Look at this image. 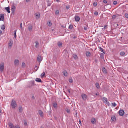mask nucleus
Instances as JSON below:
<instances>
[{
	"mask_svg": "<svg viewBox=\"0 0 128 128\" xmlns=\"http://www.w3.org/2000/svg\"><path fill=\"white\" fill-rule=\"evenodd\" d=\"M14 64L16 65H18L19 63V61L18 60H15L14 62Z\"/></svg>",
	"mask_w": 128,
	"mask_h": 128,
	"instance_id": "4468645a",
	"label": "nucleus"
},
{
	"mask_svg": "<svg viewBox=\"0 0 128 128\" xmlns=\"http://www.w3.org/2000/svg\"><path fill=\"white\" fill-rule=\"evenodd\" d=\"M13 44V42L12 41H9L8 43V46H9L11 47L12 46Z\"/></svg>",
	"mask_w": 128,
	"mask_h": 128,
	"instance_id": "393cba45",
	"label": "nucleus"
},
{
	"mask_svg": "<svg viewBox=\"0 0 128 128\" xmlns=\"http://www.w3.org/2000/svg\"><path fill=\"white\" fill-rule=\"evenodd\" d=\"M86 56L87 57L90 56V53L88 52H86Z\"/></svg>",
	"mask_w": 128,
	"mask_h": 128,
	"instance_id": "b1692460",
	"label": "nucleus"
},
{
	"mask_svg": "<svg viewBox=\"0 0 128 128\" xmlns=\"http://www.w3.org/2000/svg\"><path fill=\"white\" fill-rule=\"evenodd\" d=\"M98 13L97 12H95L94 13V14L96 15H98Z\"/></svg>",
	"mask_w": 128,
	"mask_h": 128,
	"instance_id": "864d4df0",
	"label": "nucleus"
},
{
	"mask_svg": "<svg viewBox=\"0 0 128 128\" xmlns=\"http://www.w3.org/2000/svg\"><path fill=\"white\" fill-rule=\"evenodd\" d=\"M79 124L81 125L82 124L81 122V121L80 120H79Z\"/></svg>",
	"mask_w": 128,
	"mask_h": 128,
	"instance_id": "4d7b16f0",
	"label": "nucleus"
},
{
	"mask_svg": "<svg viewBox=\"0 0 128 128\" xmlns=\"http://www.w3.org/2000/svg\"><path fill=\"white\" fill-rule=\"evenodd\" d=\"M35 43L36 44L35 47L36 48H37L38 46V42L37 41H36L35 42Z\"/></svg>",
	"mask_w": 128,
	"mask_h": 128,
	"instance_id": "2f4dec72",
	"label": "nucleus"
},
{
	"mask_svg": "<svg viewBox=\"0 0 128 128\" xmlns=\"http://www.w3.org/2000/svg\"><path fill=\"white\" fill-rule=\"evenodd\" d=\"M97 2H94L93 5L94 6H96L97 5Z\"/></svg>",
	"mask_w": 128,
	"mask_h": 128,
	"instance_id": "a19ab883",
	"label": "nucleus"
},
{
	"mask_svg": "<svg viewBox=\"0 0 128 128\" xmlns=\"http://www.w3.org/2000/svg\"><path fill=\"white\" fill-rule=\"evenodd\" d=\"M5 9L8 13H10V7L9 6L5 8Z\"/></svg>",
	"mask_w": 128,
	"mask_h": 128,
	"instance_id": "f3484780",
	"label": "nucleus"
},
{
	"mask_svg": "<svg viewBox=\"0 0 128 128\" xmlns=\"http://www.w3.org/2000/svg\"><path fill=\"white\" fill-rule=\"evenodd\" d=\"M84 29L85 30H87V28L86 27H84Z\"/></svg>",
	"mask_w": 128,
	"mask_h": 128,
	"instance_id": "e2e57ef3",
	"label": "nucleus"
},
{
	"mask_svg": "<svg viewBox=\"0 0 128 128\" xmlns=\"http://www.w3.org/2000/svg\"><path fill=\"white\" fill-rule=\"evenodd\" d=\"M59 12V11L58 10H56L55 12V14L56 15L58 14Z\"/></svg>",
	"mask_w": 128,
	"mask_h": 128,
	"instance_id": "4c0bfd02",
	"label": "nucleus"
},
{
	"mask_svg": "<svg viewBox=\"0 0 128 128\" xmlns=\"http://www.w3.org/2000/svg\"><path fill=\"white\" fill-rule=\"evenodd\" d=\"M91 122L92 124H95L96 122V119L94 118H92L91 120Z\"/></svg>",
	"mask_w": 128,
	"mask_h": 128,
	"instance_id": "0eeeda50",
	"label": "nucleus"
},
{
	"mask_svg": "<svg viewBox=\"0 0 128 128\" xmlns=\"http://www.w3.org/2000/svg\"><path fill=\"white\" fill-rule=\"evenodd\" d=\"M67 33H69L70 32V31L69 30H67L65 31Z\"/></svg>",
	"mask_w": 128,
	"mask_h": 128,
	"instance_id": "8fccbe9b",
	"label": "nucleus"
},
{
	"mask_svg": "<svg viewBox=\"0 0 128 128\" xmlns=\"http://www.w3.org/2000/svg\"><path fill=\"white\" fill-rule=\"evenodd\" d=\"M37 60L38 62H40L42 60L41 56H38L37 57Z\"/></svg>",
	"mask_w": 128,
	"mask_h": 128,
	"instance_id": "f8f14e48",
	"label": "nucleus"
},
{
	"mask_svg": "<svg viewBox=\"0 0 128 128\" xmlns=\"http://www.w3.org/2000/svg\"><path fill=\"white\" fill-rule=\"evenodd\" d=\"M2 31L1 30H0V35H1L2 34Z\"/></svg>",
	"mask_w": 128,
	"mask_h": 128,
	"instance_id": "13d9d810",
	"label": "nucleus"
},
{
	"mask_svg": "<svg viewBox=\"0 0 128 128\" xmlns=\"http://www.w3.org/2000/svg\"><path fill=\"white\" fill-rule=\"evenodd\" d=\"M73 27V26L71 24L69 25L68 27L69 28L70 30H72Z\"/></svg>",
	"mask_w": 128,
	"mask_h": 128,
	"instance_id": "e433bc0d",
	"label": "nucleus"
},
{
	"mask_svg": "<svg viewBox=\"0 0 128 128\" xmlns=\"http://www.w3.org/2000/svg\"><path fill=\"white\" fill-rule=\"evenodd\" d=\"M15 10L16 7L14 6H12L11 7V10L13 14H14V12Z\"/></svg>",
	"mask_w": 128,
	"mask_h": 128,
	"instance_id": "39448f33",
	"label": "nucleus"
},
{
	"mask_svg": "<svg viewBox=\"0 0 128 128\" xmlns=\"http://www.w3.org/2000/svg\"><path fill=\"white\" fill-rule=\"evenodd\" d=\"M0 70L2 72L4 68V64L3 62H1L0 64Z\"/></svg>",
	"mask_w": 128,
	"mask_h": 128,
	"instance_id": "f03ea898",
	"label": "nucleus"
},
{
	"mask_svg": "<svg viewBox=\"0 0 128 128\" xmlns=\"http://www.w3.org/2000/svg\"><path fill=\"white\" fill-rule=\"evenodd\" d=\"M30 1V0H26V2H29Z\"/></svg>",
	"mask_w": 128,
	"mask_h": 128,
	"instance_id": "774afa93",
	"label": "nucleus"
},
{
	"mask_svg": "<svg viewBox=\"0 0 128 128\" xmlns=\"http://www.w3.org/2000/svg\"><path fill=\"white\" fill-rule=\"evenodd\" d=\"M75 20L77 22H78L80 20V18L78 16H75L74 17Z\"/></svg>",
	"mask_w": 128,
	"mask_h": 128,
	"instance_id": "9d476101",
	"label": "nucleus"
},
{
	"mask_svg": "<svg viewBox=\"0 0 128 128\" xmlns=\"http://www.w3.org/2000/svg\"><path fill=\"white\" fill-rule=\"evenodd\" d=\"M32 98L33 99H35L34 96H32Z\"/></svg>",
	"mask_w": 128,
	"mask_h": 128,
	"instance_id": "bf43d9fd",
	"label": "nucleus"
},
{
	"mask_svg": "<svg viewBox=\"0 0 128 128\" xmlns=\"http://www.w3.org/2000/svg\"><path fill=\"white\" fill-rule=\"evenodd\" d=\"M111 119L112 121L115 122L116 120V117L115 116H114L112 117Z\"/></svg>",
	"mask_w": 128,
	"mask_h": 128,
	"instance_id": "a211bd4d",
	"label": "nucleus"
},
{
	"mask_svg": "<svg viewBox=\"0 0 128 128\" xmlns=\"http://www.w3.org/2000/svg\"><path fill=\"white\" fill-rule=\"evenodd\" d=\"M48 24L49 26H50L52 25L51 22H48Z\"/></svg>",
	"mask_w": 128,
	"mask_h": 128,
	"instance_id": "49530a36",
	"label": "nucleus"
},
{
	"mask_svg": "<svg viewBox=\"0 0 128 128\" xmlns=\"http://www.w3.org/2000/svg\"><path fill=\"white\" fill-rule=\"evenodd\" d=\"M112 106H115L116 105V103H115L114 102L113 103H112Z\"/></svg>",
	"mask_w": 128,
	"mask_h": 128,
	"instance_id": "09e8293b",
	"label": "nucleus"
},
{
	"mask_svg": "<svg viewBox=\"0 0 128 128\" xmlns=\"http://www.w3.org/2000/svg\"><path fill=\"white\" fill-rule=\"evenodd\" d=\"M106 27H107V26H104V30H105V29H106Z\"/></svg>",
	"mask_w": 128,
	"mask_h": 128,
	"instance_id": "69168bd1",
	"label": "nucleus"
},
{
	"mask_svg": "<svg viewBox=\"0 0 128 128\" xmlns=\"http://www.w3.org/2000/svg\"><path fill=\"white\" fill-rule=\"evenodd\" d=\"M69 82L70 83H72V78H70L69 80Z\"/></svg>",
	"mask_w": 128,
	"mask_h": 128,
	"instance_id": "79ce46f5",
	"label": "nucleus"
},
{
	"mask_svg": "<svg viewBox=\"0 0 128 128\" xmlns=\"http://www.w3.org/2000/svg\"><path fill=\"white\" fill-rule=\"evenodd\" d=\"M94 62H96V63H97L98 62V60H97L96 59H95L94 60Z\"/></svg>",
	"mask_w": 128,
	"mask_h": 128,
	"instance_id": "052dcab7",
	"label": "nucleus"
},
{
	"mask_svg": "<svg viewBox=\"0 0 128 128\" xmlns=\"http://www.w3.org/2000/svg\"><path fill=\"white\" fill-rule=\"evenodd\" d=\"M102 70L104 74H106L107 73V70L104 67H103L102 68Z\"/></svg>",
	"mask_w": 128,
	"mask_h": 128,
	"instance_id": "9b49d317",
	"label": "nucleus"
},
{
	"mask_svg": "<svg viewBox=\"0 0 128 128\" xmlns=\"http://www.w3.org/2000/svg\"><path fill=\"white\" fill-rule=\"evenodd\" d=\"M30 83L31 84L32 86H34L36 85V84H34V80H32L30 81Z\"/></svg>",
	"mask_w": 128,
	"mask_h": 128,
	"instance_id": "4be33fe9",
	"label": "nucleus"
},
{
	"mask_svg": "<svg viewBox=\"0 0 128 128\" xmlns=\"http://www.w3.org/2000/svg\"><path fill=\"white\" fill-rule=\"evenodd\" d=\"M14 128H20L19 126L18 125H17Z\"/></svg>",
	"mask_w": 128,
	"mask_h": 128,
	"instance_id": "603ef678",
	"label": "nucleus"
},
{
	"mask_svg": "<svg viewBox=\"0 0 128 128\" xmlns=\"http://www.w3.org/2000/svg\"><path fill=\"white\" fill-rule=\"evenodd\" d=\"M126 18H128V14L127 13H126L124 14Z\"/></svg>",
	"mask_w": 128,
	"mask_h": 128,
	"instance_id": "a18cd8bd",
	"label": "nucleus"
},
{
	"mask_svg": "<svg viewBox=\"0 0 128 128\" xmlns=\"http://www.w3.org/2000/svg\"><path fill=\"white\" fill-rule=\"evenodd\" d=\"M38 69V68L37 66H36L34 68V69L36 71Z\"/></svg>",
	"mask_w": 128,
	"mask_h": 128,
	"instance_id": "6e6d98bb",
	"label": "nucleus"
},
{
	"mask_svg": "<svg viewBox=\"0 0 128 128\" xmlns=\"http://www.w3.org/2000/svg\"><path fill=\"white\" fill-rule=\"evenodd\" d=\"M81 96L82 99L84 100H86L87 98V96L86 95L84 94H82L81 95Z\"/></svg>",
	"mask_w": 128,
	"mask_h": 128,
	"instance_id": "20e7f679",
	"label": "nucleus"
},
{
	"mask_svg": "<svg viewBox=\"0 0 128 128\" xmlns=\"http://www.w3.org/2000/svg\"><path fill=\"white\" fill-rule=\"evenodd\" d=\"M40 14L37 13L36 14V18L37 19H38L40 16Z\"/></svg>",
	"mask_w": 128,
	"mask_h": 128,
	"instance_id": "412c9836",
	"label": "nucleus"
},
{
	"mask_svg": "<svg viewBox=\"0 0 128 128\" xmlns=\"http://www.w3.org/2000/svg\"><path fill=\"white\" fill-rule=\"evenodd\" d=\"M11 105L12 108H14L17 106L16 101L13 99L12 100V101L11 102Z\"/></svg>",
	"mask_w": 128,
	"mask_h": 128,
	"instance_id": "f257e3e1",
	"label": "nucleus"
},
{
	"mask_svg": "<svg viewBox=\"0 0 128 128\" xmlns=\"http://www.w3.org/2000/svg\"><path fill=\"white\" fill-rule=\"evenodd\" d=\"M53 105L54 107L55 108H57V105L56 102H54L53 103Z\"/></svg>",
	"mask_w": 128,
	"mask_h": 128,
	"instance_id": "5701e85b",
	"label": "nucleus"
},
{
	"mask_svg": "<svg viewBox=\"0 0 128 128\" xmlns=\"http://www.w3.org/2000/svg\"><path fill=\"white\" fill-rule=\"evenodd\" d=\"M48 114H49L50 115V114H51V112L50 111L49 112H48Z\"/></svg>",
	"mask_w": 128,
	"mask_h": 128,
	"instance_id": "0e129e2a",
	"label": "nucleus"
},
{
	"mask_svg": "<svg viewBox=\"0 0 128 128\" xmlns=\"http://www.w3.org/2000/svg\"><path fill=\"white\" fill-rule=\"evenodd\" d=\"M63 74L65 76H67L68 73L66 70H64V71Z\"/></svg>",
	"mask_w": 128,
	"mask_h": 128,
	"instance_id": "bb28decb",
	"label": "nucleus"
},
{
	"mask_svg": "<svg viewBox=\"0 0 128 128\" xmlns=\"http://www.w3.org/2000/svg\"><path fill=\"white\" fill-rule=\"evenodd\" d=\"M16 30H15L14 32V37L15 38H16Z\"/></svg>",
	"mask_w": 128,
	"mask_h": 128,
	"instance_id": "c85d7f7f",
	"label": "nucleus"
},
{
	"mask_svg": "<svg viewBox=\"0 0 128 128\" xmlns=\"http://www.w3.org/2000/svg\"><path fill=\"white\" fill-rule=\"evenodd\" d=\"M31 86H32L30 84H29L27 86V88H30Z\"/></svg>",
	"mask_w": 128,
	"mask_h": 128,
	"instance_id": "de8ad7c7",
	"label": "nucleus"
},
{
	"mask_svg": "<svg viewBox=\"0 0 128 128\" xmlns=\"http://www.w3.org/2000/svg\"><path fill=\"white\" fill-rule=\"evenodd\" d=\"M5 28V26L4 24L2 25L1 26V28L2 30H4Z\"/></svg>",
	"mask_w": 128,
	"mask_h": 128,
	"instance_id": "473e14b6",
	"label": "nucleus"
},
{
	"mask_svg": "<svg viewBox=\"0 0 128 128\" xmlns=\"http://www.w3.org/2000/svg\"><path fill=\"white\" fill-rule=\"evenodd\" d=\"M99 48L100 49V51L102 52L104 54H105V52L104 51V50L102 48H101L100 47H99Z\"/></svg>",
	"mask_w": 128,
	"mask_h": 128,
	"instance_id": "a878e982",
	"label": "nucleus"
},
{
	"mask_svg": "<svg viewBox=\"0 0 128 128\" xmlns=\"http://www.w3.org/2000/svg\"><path fill=\"white\" fill-rule=\"evenodd\" d=\"M57 44L59 47L61 48L62 47V42H58Z\"/></svg>",
	"mask_w": 128,
	"mask_h": 128,
	"instance_id": "dca6fc26",
	"label": "nucleus"
},
{
	"mask_svg": "<svg viewBox=\"0 0 128 128\" xmlns=\"http://www.w3.org/2000/svg\"><path fill=\"white\" fill-rule=\"evenodd\" d=\"M4 15L2 14H0V21H4Z\"/></svg>",
	"mask_w": 128,
	"mask_h": 128,
	"instance_id": "6e6552de",
	"label": "nucleus"
},
{
	"mask_svg": "<svg viewBox=\"0 0 128 128\" xmlns=\"http://www.w3.org/2000/svg\"><path fill=\"white\" fill-rule=\"evenodd\" d=\"M18 108H19V112H20L21 113L22 112V110H23L22 108V106H19Z\"/></svg>",
	"mask_w": 128,
	"mask_h": 128,
	"instance_id": "aec40b11",
	"label": "nucleus"
},
{
	"mask_svg": "<svg viewBox=\"0 0 128 128\" xmlns=\"http://www.w3.org/2000/svg\"><path fill=\"white\" fill-rule=\"evenodd\" d=\"M38 113L40 115L41 117L43 116V113L42 111L40 110H39L38 111Z\"/></svg>",
	"mask_w": 128,
	"mask_h": 128,
	"instance_id": "2eb2a0df",
	"label": "nucleus"
},
{
	"mask_svg": "<svg viewBox=\"0 0 128 128\" xmlns=\"http://www.w3.org/2000/svg\"><path fill=\"white\" fill-rule=\"evenodd\" d=\"M70 8V6L69 5L66 6V8L67 10H68Z\"/></svg>",
	"mask_w": 128,
	"mask_h": 128,
	"instance_id": "3c124183",
	"label": "nucleus"
},
{
	"mask_svg": "<svg viewBox=\"0 0 128 128\" xmlns=\"http://www.w3.org/2000/svg\"><path fill=\"white\" fill-rule=\"evenodd\" d=\"M103 2L105 4H106V5H104V6H106L109 4L108 3L107 1L106 0H103Z\"/></svg>",
	"mask_w": 128,
	"mask_h": 128,
	"instance_id": "7c9ffc66",
	"label": "nucleus"
},
{
	"mask_svg": "<svg viewBox=\"0 0 128 128\" xmlns=\"http://www.w3.org/2000/svg\"><path fill=\"white\" fill-rule=\"evenodd\" d=\"M116 17V16L115 15H113L112 16V18L113 20L115 19Z\"/></svg>",
	"mask_w": 128,
	"mask_h": 128,
	"instance_id": "37998d69",
	"label": "nucleus"
},
{
	"mask_svg": "<svg viewBox=\"0 0 128 128\" xmlns=\"http://www.w3.org/2000/svg\"><path fill=\"white\" fill-rule=\"evenodd\" d=\"M73 56L74 58L75 59H76L78 58L77 55L75 54H73Z\"/></svg>",
	"mask_w": 128,
	"mask_h": 128,
	"instance_id": "f704fd0d",
	"label": "nucleus"
},
{
	"mask_svg": "<svg viewBox=\"0 0 128 128\" xmlns=\"http://www.w3.org/2000/svg\"><path fill=\"white\" fill-rule=\"evenodd\" d=\"M120 54L122 56H123L125 54V52H121L120 53Z\"/></svg>",
	"mask_w": 128,
	"mask_h": 128,
	"instance_id": "c756f323",
	"label": "nucleus"
},
{
	"mask_svg": "<svg viewBox=\"0 0 128 128\" xmlns=\"http://www.w3.org/2000/svg\"><path fill=\"white\" fill-rule=\"evenodd\" d=\"M45 75V72H43L41 74L40 76L41 78H43L44 77Z\"/></svg>",
	"mask_w": 128,
	"mask_h": 128,
	"instance_id": "72a5a7b5",
	"label": "nucleus"
},
{
	"mask_svg": "<svg viewBox=\"0 0 128 128\" xmlns=\"http://www.w3.org/2000/svg\"><path fill=\"white\" fill-rule=\"evenodd\" d=\"M32 26L31 24L29 25L28 26V30L30 31H31L32 30Z\"/></svg>",
	"mask_w": 128,
	"mask_h": 128,
	"instance_id": "ddd939ff",
	"label": "nucleus"
},
{
	"mask_svg": "<svg viewBox=\"0 0 128 128\" xmlns=\"http://www.w3.org/2000/svg\"><path fill=\"white\" fill-rule=\"evenodd\" d=\"M104 55L103 54L101 53L100 54V57L102 59H104Z\"/></svg>",
	"mask_w": 128,
	"mask_h": 128,
	"instance_id": "c9c22d12",
	"label": "nucleus"
},
{
	"mask_svg": "<svg viewBox=\"0 0 128 128\" xmlns=\"http://www.w3.org/2000/svg\"><path fill=\"white\" fill-rule=\"evenodd\" d=\"M118 114L120 116H123L124 113V112L122 110H120L118 112Z\"/></svg>",
	"mask_w": 128,
	"mask_h": 128,
	"instance_id": "7ed1b4c3",
	"label": "nucleus"
},
{
	"mask_svg": "<svg viewBox=\"0 0 128 128\" xmlns=\"http://www.w3.org/2000/svg\"><path fill=\"white\" fill-rule=\"evenodd\" d=\"M8 124L10 128H14V127L12 123L9 122Z\"/></svg>",
	"mask_w": 128,
	"mask_h": 128,
	"instance_id": "1a4fd4ad",
	"label": "nucleus"
},
{
	"mask_svg": "<svg viewBox=\"0 0 128 128\" xmlns=\"http://www.w3.org/2000/svg\"><path fill=\"white\" fill-rule=\"evenodd\" d=\"M104 102H106V104L109 106L110 104L108 102L107 100V99L106 98L104 97L103 98Z\"/></svg>",
	"mask_w": 128,
	"mask_h": 128,
	"instance_id": "423d86ee",
	"label": "nucleus"
},
{
	"mask_svg": "<svg viewBox=\"0 0 128 128\" xmlns=\"http://www.w3.org/2000/svg\"><path fill=\"white\" fill-rule=\"evenodd\" d=\"M95 84H96V86L97 88H100V86L99 85V84L97 82H96V83Z\"/></svg>",
	"mask_w": 128,
	"mask_h": 128,
	"instance_id": "cd10ccee",
	"label": "nucleus"
},
{
	"mask_svg": "<svg viewBox=\"0 0 128 128\" xmlns=\"http://www.w3.org/2000/svg\"><path fill=\"white\" fill-rule=\"evenodd\" d=\"M25 66H26L25 64L24 63V62L22 63V67H23V68Z\"/></svg>",
	"mask_w": 128,
	"mask_h": 128,
	"instance_id": "ea45409f",
	"label": "nucleus"
},
{
	"mask_svg": "<svg viewBox=\"0 0 128 128\" xmlns=\"http://www.w3.org/2000/svg\"><path fill=\"white\" fill-rule=\"evenodd\" d=\"M35 80L36 82H42L41 80L39 78H36Z\"/></svg>",
	"mask_w": 128,
	"mask_h": 128,
	"instance_id": "6ab92c4d",
	"label": "nucleus"
},
{
	"mask_svg": "<svg viewBox=\"0 0 128 128\" xmlns=\"http://www.w3.org/2000/svg\"><path fill=\"white\" fill-rule=\"evenodd\" d=\"M117 2L116 1H114L113 2V4L114 5H116L117 4Z\"/></svg>",
	"mask_w": 128,
	"mask_h": 128,
	"instance_id": "c03bdc74",
	"label": "nucleus"
},
{
	"mask_svg": "<svg viewBox=\"0 0 128 128\" xmlns=\"http://www.w3.org/2000/svg\"><path fill=\"white\" fill-rule=\"evenodd\" d=\"M20 28H21V29H22V23H21L20 24Z\"/></svg>",
	"mask_w": 128,
	"mask_h": 128,
	"instance_id": "5fc2aeb1",
	"label": "nucleus"
},
{
	"mask_svg": "<svg viewBox=\"0 0 128 128\" xmlns=\"http://www.w3.org/2000/svg\"><path fill=\"white\" fill-rule=\"evenodd\" d=\"M116 16V17H118V16H120V15L118 14H116V15H115Z\"/></svg>",
	"mask_w": 128,
	"mask_h": 128,
	"instance_id": "338daca9",
	"label": "nucleus"
},
{
	"mask_svg": "<svg viewBox=\"0 0 128 128\" xmlns=\"http://www.w3.org/2000/svg\"><path fill=\"white\" fill-rule=\"evenodd\" d=\"M68 92L69 93H70V89H68Z\"/></svg>",
	"mask_w": 128,
	"mask_h": 128,
	"instance_id": "680f3d73",
	"label": "nucleus"
},
{
	"mask_svg": "<svg viewBox=\"0 0 128 128\" xmlns=\"http://www.w3.org/2000/svg\"><path fill=\"white\" fill-rule=\"evenodd\" d=\"M66 112H67L68 113H70V109H68V108H66Z\"/></svg>",
	"mask_w": 128,
	"mask_h": 128,
	"instance_id": "58836bf2",
	"label": "nucleus"
}]
</instances>
